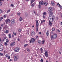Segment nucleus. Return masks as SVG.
Here are the masks:
<instances>
[{
  "label": "nucleus",
  "mask_w": 62,
  "mask_h": 62,
  "mask_svg": "<svg viewBox=\"0 0 62 62\" xmlns=\"http://www.w3.org/2000/svg\"><path fill=\"white\" fill-rule=\"evenodd\" d=\"M49 20V24L50 26H52V24L53 23H51L53 21V20H54V18H53V17L52 16H49L48 18Z\"/></svg>",
  "instance_id": "obj_1"
},
{
  "label": "nucleus",
  "mask_w": 62,
  "mask_h": 62,
  "mask_svg": "<svg viewBox=\"0 0 62 62\" xmlns=\"http://www.w3.org/2000/svg\"><path fill=\"white\" fill-rule=\"evenodd\" d=\"M51 39H55L57 38V34H54L53 35H51Z\"/></svg>",
  "instance_id": "obj_2"
},
{
  "label": "nucleus",
  "mask_w": 62,
  "mask_h": 62,
  "mask_svg": "<svg viewBox=\"0 0 62 62\" xmlns=\"http://www.w3.org/2000/svg\"><path fill=\"white\" fill-rule=\"evenodd\" d=\"M41 2L42 3V5L44 6V5H45V6H47L48 5V3L47 2H43V1L42 0H41Z\"/></svg>",
  "instance_id": "obj_3"
},
{
  "label": "nucleus",
  "mask_w": 62,
  "mask_h": 62,
  "mask_svg": "<svg viewBox=\"0 0 62 62\" xmlns=\"http://www.w3.org/2000/svg\"><path fill=\"white\" fill-rule=\"evenodd\" d=\"M19 56H14V59L15 61H16L18 60V59H19Z\"/></svg>",
  "instance_id": "obj_4"
},
{
  "label": "nucleus",
  "mask_w": 62,
  "mask_h": 62,
  "mask_svg": "<svg viewBox=\"0 0 62 62\" xmlns=\"http://www.w3.org/2000/svg\"><path fill=\"white\" fill-rule=\"evenodd\" d=\"M35 40V39H34V38H32L31 39L29 40L30 43H31L32 42V43L34 42Z\"/></svg>",
  "instance_id": "obj_5"
},
{
  "label": "nucleus",
  "mask_w": 62,
  "mask_h": 62,
  "mask_svg": "<svg viewBox=\"0 0 62 62\" xmlns=\"http://www.w3.org/2000/svg\"><path fill=\"white\" fill-rule=\"evenodd\" d=\"M15 44V42H13L11 43L10 45V46H14Z\"/></svg>",
  "instance_id": "obj_6"
},
{
  "label": "nucleus",
  "mask_w": 62,
  "mask_h": 62,
  "mask_svg": "<svg viewBox=\"0 0 62 62\" xmlns=\"http://www.w3.org/2000/svg\"><path fill=\"white\" fill-rule=\"evenodd\" d=\"M19 49L18 47H16L14 50L16 52H18L19 51Z\"/></svg>",
  "instance_id": "obj_7"
},
{
  "label": "nucleus",
  "mask_w": 62,
  "mask_h": 62,
  "mask_svg": "<svg viewBox=\"0 0 62 62\" xmlns=\"http://www.w3.org/2000/svg\"><path fill=\"white\" fill-rule=\"evenodd\" d=\"M5 22L7 24L8 23H10V20L9 19H6L5 20Z\"/></svg>",
  "instance_id": "obj_8"
},
{
  "label": "nucleus",
  "mask_w": 62,
  "mask_h": 62,
  "mask_svg": "<svg viewBox=\"0 0 62 62\" xmlns=\"http://www.w3.org/2000/svg\"><path fill=\"white\" fill-rule=\"evenodd\" d=\"M39 5L38 6V7L39 8H41V5H42V3H41V1H40L39 2Z\"/></svg>",
  "instance_id": "obj_9"
},
{
  "label": "nucleus",
  "mask_w": 62,
  "mask_h": 62,
  "mask_svg": "<svg viewBox=\"0 0 62 62\" xmlns=\"http://www.w3.org/2000/svg\"><path fill=\"white\" fill-rule=\"evenodd\" d=\"M48 10L49 12H52V11H53V9L51 7L48 8Z\"/></svg>",
  "instance_id": "obj_10"
},
{
  "label": "nucleus",
  "mask_w": 62,
  "mask_h": 62,
  "mask_svg": "<svg viewBox=\"0 0 62 62\" xmlns=\"http://www.w3.org/2000/svg\"><path fill=\"white\" fill-rule=\"evenodd\" d=\"M36 27H38L39 26V22H38V21L37 20H36Z\"/></svg>",
  "instance_id": "obj_11"
},
{
  "label": "nucleus",
  "mask_w": 62,
  "mask_h": 62,
  "mask_svg": "<svg viewBox=\"0 0 62 62\" xmlns=\"http://www.w3.org/2000/svg\"><path fill=\"white\" fill-rule=\"evenodd\" d=\"M11 23L12 24H14L15 23V20L14 19H12L11 21Z\"/></svg>",
  "instance_id": "obj_12"
},
{
  "label": "nucleus",
  "mask_w": 62,
  "mask_h": 62,
  "mask_svg": "<svg viewBox=\"0 0 62 62\" xmlns=\"http://www.w3.org/2000/svg\"><path fill=\"white\" fill-rule=\"evenodd\" d=\"M45 55L46 57H48V53H47V51H46L45 52Z\"/></svg>",
  "instance_id": "obj_13"
},
{
  "label": "nucleus",
  "mask_w": 62,
  "mask_h": 62,
  "mask_svg": "<svg viewBox=\"0 0 62 62\" xmlns=\"http://www.w3.org/2000/svg\"><path fill=\"white\" fill-rule=\"evenodd\" d=\"M31 35H33L34 36L35 35V32L33 31H32L31 32Z\"/></svg>",
  "instance_id": "obj_14"
},
{
  "label": "nucleus",
  "mask_w": 62,
  "mask_h": 62,
  "mask_svg": "<svg viewBox=\"0 0 62 62\" xmlns=\"http://www.w3.org/2000/svg\"><path fill=\"white\" fill-rule=\"evenodd\" d=\"M48 13L49 14V15H53V12H48Z\"/></svg>",
  "instance_id": "obj_15"
},
{
  "label": "nucleus",
  "mask_w": 62,
  "mask_h": 62,
  "mask_svg": "<svg viewBox=\"0 0 62 62\" xmlns=\"http://www.w3.org/2000/svg\"><path fill=\"white\" fill-rule=\"evenodd\" d=\"M51 4L53 6H54L55 5V3L53 1H52L51 2Z\"/></svg>",
  "instance_id": "obj_16"
},
{
  "label": "nucleus",
  "mask_w": 62,
  "mask_h": 62,
  "mask_svg": "<svg viewBox=\"0 0 62 62\" xmlns=\"http://www.w3.org/2000/svg\"><path fill=\"white\" fill-rule=\"evenodd\" d=\"M8 28V26L7 25H5L4 27V29H5V30L7 29Z\"/></svg>",
  "instance_id": "obj_17"
},
{
  "label": "nucleus",
  "mask_w": 62,
  "mask_h": 62,
  "mask_svg": "<svg viewBox=\"0 0 62 62\" xmlns=\"http://www.w3.org/2000/svg\"><path fill=\"white\" fill-rule=\"evenodd\" d=\"M22 20H23V18L20 17L19 19V21H20V22H21Z\"/></svg>",
  "instance_id": "obj_18"
},
{
  "label": "nucleus",
  "mask_w": 62,
  "mask_h": 62,
  "mask_svg": "<svg viewBox=\"0 0 62 62\" xmlns=\"http://www.w3.org/2000/svg\"><path fill=\"white\" fill-rule=\"evenodd\" d=\"M40 50L41 51V53H43V49H42V48L41 47L40 49Z\"/></svg>",
  "instance_id": "obj_19"
},
{
  "label": "nucleus",
  "mask_w": 62,
  "mask_h": 62,
  "mask_svg": "<svg viewBox=\"0 0 62 62\" xmlns=\"http://www.w3.org/2000/svg\"><path fill=\"white\" fill-rule=\"evenodd\" d=\"M3 47H0V51H2V50H3Z\"/></svg>",
  "instance_id": "obj_20"
},
{
  "label": "nucleus",
  "mask_w": 62,
  "mask_h": 62,
  "mask_svg": "<svg viewBox=\"0 0 62 62\" xmlns=\"http://www.w3.org/2000/svg\"><path fill=\"white\" fill-rule=\"evenodd\" d=\"M35 1V0H31V4Z\"/></svg>",
  "instance_id": "obj_21"
},
{
  "label": "nucleus",
  "mask_w": 62,
  "mask_h": 62,
  "mask_svg": "<svg viewBox=\"0 0 62 62\" xmlns=\"http://www.w3.org/2000/svg\"><path fill=\"white\" fill-rule=\"evenodd\" d=\"M4 33H8V31L7 30L5 31Z\"/></svg>",
  "instance_id": "obj_22"
},
{
  "label": "nucleus",
  "mask_w": 62,
  "mask_h": 62,
  "mask_svg": "<svg viewBox=\"0 0 62 62\" xmlns=\"http://www.w3.org/2000/svg\"><path fill=\"white\" fill-rule=\"evenodd\" d=\"M35 5V3H34L33 4H32L31 5V7H34V5Z\"/></svg>",
  "instance_id": "obj_23"
},
{
  "label": "nucleus",
  "mask_w": 62,
  "mask_h": 62,
  "mask_svg": "<svg viewBox=\"0 0 62 62\" xmlns=\"http://www.w3.org/2000/svg\"><path fill=\"white\" fill-rule=\"evenodd\" d=\"M46 34L47 36H49V31H47L46 33Z\"/></svg>",
  "instance_id": "obj_24"
},
{
  "label": "nucleus",
  "mask_w": 62,
  "mask_h": 62,
  "mask_svg": "<svg viewBox=\"0 0 62 62\" xmlns=\"http://www.w3.org/2000/svg\"><path fill=\"white\" fill-rule=\"evenodd\" d=\"M27 16H28V15H27V13H25V17H27Z\"/></svg>",
  "instance_id": "obj_25"
},
{
  "label": "nucleus",
  "mask_w": 62,
  "mask_h": 62,
  "mask_svg": "<svg viewBox=\"0 0 62 62\" xmlns=\"http://www.w3.org/2000/svg\"><path fill=\"white\" fill-rule=\"evenodd\" d=\"M27 50L28 51V52L29 53V52H30V49L29 48H27Z\"/></svg>",
  "instance_id": "obj_26"
},
{
  "label": "nucleus",
  "mask_w": 62,
  "mask_h": 62,
  "mask_svg": "<svg viewBox=\"0 0 62 62\" xmlns=\"http://www.w3.org/2000/svg\"><path fill=\"white\" fill-rule=\"evenodd\" d=\"M0 47H3V46L1 44H0Z\"/></svg>",
  "instance_id": "obj_27"
},
{
  "label": "nucleus",
  "mask_w": 62,
  "mask_h": 62,
  "mask_svg": "<svg viewBox=\"0 0 62 62\" xmlns=\"http://www.w3.org/2000/svg\"><path fill=\"white\" fill-rule=\"evenodd\" d=\"M38 42L39 43H41V41H40L39 40H38Z\"/></svg>",
  "instance_id": "obj_28"
},
{
  "label": "nucleus",
  "mask_w": 62,
  "mask_h": 62,
  "mask_svg": "<svg viewBox=\"0 0 62 62\" xmlns=\"http://www.w3.org/2000/svg\"><path fill=\"white\" fill-rule=\"evenodd\" d=\"M57 6H58V7H60L61 5L59 4V3L57 4Z\"/></svg>",
  "instance_id": "obj_29"
},
{
  "label": "nucleus",
  "mask_w": 62,
  "mask_h": 62,
  "mask_svg": "<svg viewBox=\"0 0 62 62\" xmlns=\"http://www.w3.org/2000/svg\"><path fill=\"white\" fill-rule=\"evenodd\" d=\"M36 31L37 32H38V27H37V28H36Z\"/></svg>",
  "instance_id": "obj_30"
},
{
  "label": "nucleus",
  "mask_w": 62,
  "mask_h": 62,
  "mask_svg": "<svg viewBox=\"0 0 62 62\" xmlns=\"http://www.w3.org/2000/svg\"><path fill=\"white\" fill-rule=\"evenodd\" d=\"M8 36L9 38H10L11 37V34H9L8 35Z\"/></svg>",
  "instance_id": "obj_31"
},
{
  "label": "nucleus",
  "mask_w": 62,
  "mask_h": 62,
  "mask_svg": "<svg viewBox=\"0 0 62 62\" xmlns=\"http://www.w3.org/2000/svg\"><path fill=\"white\" fill-rule=\"evenodd\" d=\"M43 14L44 15H46V12H45Z\"/></svg>",
  "instance_id": "obj_32"
},
{
  "label": "nucleus",
  "mask_w": 62,
  "mask_h": 62,
  "mask_svg": "<svg viewBox=\"0 0 62 62\" xmlns=\"http://www.w3.org/2000/svg\"><path fill=\"white\" fill-rule=\"evenodd\" d=\"M4 18H6V17H7V15H4L3 16Z\"/></svg>",
  "instance_id": "obj_33"
},
{
  "label": "nucleus",
  "mask_w": 62,
  "mask_h": 62,
  "mask_svg": "<svg viewBox=\"0 0 62 62\" xmlns=\"http://www.w3.org/2000/svg\"><path fill=\"white\" fill-rule=\"evenodd\" d=\"M6 42H9V40H8V39H6Z\"/></svg>",
  "instance_id": "obj_34"
},
{
  "label": "nucleus",
  "mask_w": 62,
  "mask_h": 62,
  "mask_svg": "<svg viewBox=\"0 0 62 62\" xmlns=\"http://www.w3.org/2000/svg\"><path fill=\"white\" fill-rule=\"evenodd\" d=\"M4 45H5V46H6V45H8V43H7V42H5L4 43Z\"/></svg>",
  "instance_id": "obj_35"
},
{
  "label": "nucleus",
  "mask_w": 62,
  "mask_h": 62,
  "mask_svg": "<svg viewBox=\"0 0 62 62\" xmlns=\"http://www.w3.org/2000/svg\"><path fill=\"white\" fill-rule=\"evenodd\" d=\"M28 45V44H25L24 46V47H26V46H27Z\"/></svg>",
  "instance_id": "obj_36"
},
{
  "label": "nucleus",
  "mask_w": 62,
  "mask_h": 62,
  "mask_svg": "<svg viewBox=\"0 0 62 62\" xmlns=\"http://www.w3.org/2000/svg\"><path fill=\"white\" fill-rule=\"evenodd\" d=\"M3 12V11L2 10L0 9V14L1 13Z\"/></svg>",
  "instance_id": "obj_37"
},
{
  "label": "nucleus",
  "mask_w": 62,
  "mask_h": 62,
  "mask_svg": "<svg viewBox=\"0 0 62 62\" xmlns=\"http://www.w3.org/2000/svg\"><path fill=\"white\" fill-rule=\"evenodd\" d=\"M0 56H3V54L2 53H0Z\"/></svg>",
  "instance_id": "obj_38"
},
{
  "label": "nucleus",
  "mask_w": 62,
  "mask_h": 62,
  "mask_svg": "<svg viewBox=\"0 0 62 62\" xmlns=\"http://www.w3.org/2000/svg\"><path fill=\"white\" fill-rule=\"evenodd\" d=\"M3 19V17H1L0 18V21H2V20Z\"/></svg>",
  "instance_id": "obj_39"
},
{
  "label": "nucleus",
  "mask_w": 62,
  "mask_h": 62,
  "mask_svg": "<svg viewBox=\"0 0 62 62\" xmlns=\"http://www.w3.org/2000/svg\"><path fill=\"white\" fill-rule=\"evenodd\" d=\"M13 35H17V34H16V33L14 32H13Z\"/></svg>",
  "instance_id": "obj_40"
},
{
  "label": "nucleus",
  "mask_w": 62,
  "mask_h": 62,
  "mask_svg": "<svg viewBox=\"0 0 62 62\" xmlns=\"http://www.w3.org/2000/svg\"><path fill=\"white\" fill-rule=\"evenodd\" d=\"M40 62H43V60L42 58L41 59V60H40Z\"/></svg>",
  "instance_id": "obj_41"
},
{
  "label": "nucleus",
  "mask_w": 62,
  "mask_h": 62,
  "mask_svg": "<svg viewBox=\"0 0 62 62\" xmlns=\"http://www.w3.org/2000/svg\"><path fill=\"white\" fill-rule=\"evenodd\" d=\"M5 56L6 57H8V54H6L5 55Z\"/></svg>",
  "instance_id": "obj_42"
},
{
  "label": "nucleus",
  "mask_w": 62,
  "mask_h": 62,
  "mask_svg": "<svg viewBox=\"0 0 62 62\" xmlns=\"http://www.w3.org/2000/svg\"><path fill=\"white\" fill-rule=\"evenodd\" d=\"M10 10H9H9H8L7 11V13H8L9 12V11H10Z\"/></svg>",
  "instance_id": "obj_43"
},
{
  "label": "nucleus",
  "mask_w": 62,
  "mask_h": 62,
  "mask_svg": "<svg viewBox=\"0 0 62 62\" xmlns=\"http://www.w3.org/2000/svg\"><path fill=\"white\" fill-rule=\"evenodd\" d=\"M55 30V29H54V28H53L52 29V31H54Z\"/></svg>",
  "instance_id": "obj_44"
},
{
  "label": "nucleus",
  "mask_w": 62,
  "mask_h": 62,
  "mask_svg": "<svg viewBox=\"0 0 62 62\" xmlns=\"http://www.w3.org/2000/svg\"><path fill=\"white\" fill-rule=\"evenodd\" d=\"M21 30H22L21 29H19L18 30V31H19V32H21Z\"/></svg>",
  "instance_id": "obj_45"
},
{
  "label": "nucleus",
  "mask_w": 62,
  "mask_h": 62,
  "mask_svg": "<svg viewBox=\"0 0 62 62\" xmlns=\"http://www.w3.org/2000/svg\"><path fill=\"white\" fill-rule=\"evenodd\" d=\"M36 39L37 40H38V39H39V38H38V36H36Z\"/></svg>",
  "instance_id": "obj_46"
},
{
  "label": "nucleus",
  "mask_w": 62,
  "mask_h": 62,
  "mask_svg": "<svg viewBox=\"0 0 62 62\" xmlns=\"http://www.w3.org/2000/svg\"><path fill=\"white\" fill-rule=\"evenodd\" d=\"M11 6H12V7H13L14 6V5L13 4H12L11 5Z\"/></svg>",
  "instance_id": "obj_47"
},
{
  "label": "nucleus",
  "mask_w": 62,
  "mask_h": 62,
  "mask_svg": "<svg viewBox=\"0 0 62 62\" xmlns=\"http://www.w3.org/2000/svg\"><path fill=\"white\" fill-rule=\"evenodd\" d=\"M45 42V41H44V40L42 42V44H44Z\"/></svg>",
  "instance_id": "obj_48"
},
{
  "label": "nucleus",
  "mask_w": 62,
  "mask_h": 62,
  "mask_svg": "<svg viewBox=\"0 0 62 62\" xmlns=\"http://www.w3.org/2000/svg\"><path fill=\"white\" fill-rule=\"evenodd\" d=\"M21 14V13H17V15H20Z\"/></svg>",
  "instance_id": "obj_49"
},
{
  "label": "nucleus",
  "mask_w": 62,
  "mask_h": 62,
  "mask_svg": "<svg viewBox=\"0 0 62 62\" xmlns=\"http://www.w3.org/2000/svg\"><path fill=\"white\" fill-rule=\"evenodd\" d=\"M8 57V59H10V56H8V57Z\"/></svg>",
  "instance_id": "obj_50"
},
{
  "label": "nucleus",
  "mask_w": 62,
  "mask_h": 62,
  "mask_svg": "<svg viewBox=\"0 0 62 62\" xmlns=\"http://www.w3.org/2000/svg\"><path fill=\"white\" fill-rule=\"evenodd\" d=\"M43 23V22L42 21V20H41V24H42V23Z\"/></svg>",
  "instance_id": "obj_51"
},
{
  "label": "nucleus",
  "mask_w": 62,
  "mask_h": 62,
  "mask_svg": "<svg viewBox=\"0 0 62 62\" xmlns=\"http://www.w3.org/2000/svg\"><path fill=\"white\" fill-rule=\"evenodd\" d=\"M7 37H4V39H7Z\"/></svg>",
  "instance_id": "obj_52"
},
{
  "label": "nucleus",
  "mask_w": 62,
  "mask_h": 62,
  "mask_svg": "<svg viewBox=\"0 0 62 62\" xmlns=\"http://www.w3.org/2000/svg\"><path fill=\"white\" fill-rule=\"evenodd\" d=\"M17 40L18 41H20V40L19 38H18L17 39Z\"/></svg>",
  "instance_id": "obj_53"
},
{
  "label": "nucleus",
  "mask_w": 62,
  "mask_h": 62,
  "mask_svg": "<svg viewBox=\"0 0 62 62\" xmlns=\"http://www.w3.org/2000/svg\"><path fill=\"white\" fill-rule=\"evenodd\" d=\"M3 25H4V24H1V26L3 27Z\"/></svg>",
  "instance_id": "obj_54"
},
{
  "label": "nucleus",
  "mask_w": 62,
  "mask_h": 62,
  "mask_svg": "<svg viewBox=\"0 0 62 62\" xmlns=\"http://www.w3.org/2000/svg\"><path fill=\"white\" fill-rule=\"evenodd\" d=\"M43 18H44V19H45V16H43Z\"/></svg>",
  "instance_id": "obj_55"
},
{
  "label": "nucleus",
  "mask_w": 62,
  "mask_h": 62,
  "mask_svg": "<svg viewBox=\"0 0 62 62\" xmlns=\"http://www.w3.org/2000/svg\"><path fill=\"white\" fill-rule=\"evenodd\" d=\"M42 21L43 22H45V20H42Z\"/></svg>",
  "instance_id": "obj_56"
},
{
  "label": "nucleus",
  "mask_w": 62,
  "mask_h": 62,
  "mask_svg": "<svg viewBox=\"0 0 62 62\" xmlns=\"http://www.w3.org/2000/svg\"><path fill=\"white\" fill-rule=\"evenodd\" d=\"M42 21L43 22H45V20H42Z\"/></svg>",
  "instance_id": "obj_57"
},
{
  "label": "nucleus",
  "mask_w": 62,
  "mask_h": 62,
  "mask_svg": "<svg viewBox=\"0 0 62 62\" xmlns=\"http://www.w3.org/2000/svg\"><path fill=\"white\" fill-rule=\"evenodd\" d=\"M1 5H2V3H1V2H0V7Z\"/></svg>",
  "instance_id": "obj_58"
},
{
  "label": "nucleus",
  "mask_w": 62,
  "mask_h": 62,
  "mask_svg": "<svg viewBox=\"0 0 62 62\" xmlns=\"http://www.w3.org/2000/svg\"><path fill=\"white\" fill-rule=\"evenodd\" d=\"M56 19L57 20H57H58V18L57 17L56 18Z\"/></svg>",
  "instance_id": "obj_59"
},
{
  "label": "nucleus",
  "mask_w": 62,
  "mask_h": 62,
  "mask_svg": "<svg viewBox=\"0 0 62 62\" xmlns=\"http://www.w3.org/2000/svg\"><path fill=\"white\" fill-rule=\"evenodd\" d=\"M0 42H1V41H2V40H1V39L0 38Z\"/></svg>",
  "instance_id": "obj_60"
},
{
  "label": "nucleus",
  "mask_w": 62,
  "mask_h": 62,
  "mask_svg": "<svg viewBox=\"0 0 62 62\" xmlns=\"http://www.w3.org/2000/svg\"><path fill=\"white\" fill-rule=\"evenodd\" d=\"M60 8H61V9H62V6H61L60 7Z\"/></svg>",
  "instance_id": "obj_61"
},
{
  "label": "nucleus",
  "mask_w": 62,
  "mask_h": 62,
  "mask_svg": "<svg viewBox=\"0 0 62 62\" xmlns=\"http://www.w3.org/2000/svg\"><path fill=\"white\" fill-rule=\"evenodd\" d=\"M52 34H53V35H54V32H52Z\"/></svg>",
  "instance_id": "obj_62"
},
{
  "label": "nucleus",
  "mask_w": 62,
  "mask_h": 62,
  "mask_svg": "<svg viewBox=\"0 0 62 62\" xmlns=\"http://www.w3.org/2000/svg\"><path fill=\"white\" fill-rule=\"evenodd\" d=\"M41 33L40 32H39V34H40V35L41 34Z\"/></svg>",
  "instance_id": "obj_63"
},
{
  "label": "nucleus",
  "mask_w": 62,
  "mask_h": 62,
  "mask_svg": "<svg viewBox=\"0 0 62 62\" xmlns=\"http://www.w3.org/2000/svg\"><path fill=\"white\" fill-rule=\"evenodd\" d=\"M58 32H60V31L59 30H58Z\"/></svg>",
  "instance_id": "obj_64"
}]
</instances>
